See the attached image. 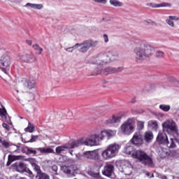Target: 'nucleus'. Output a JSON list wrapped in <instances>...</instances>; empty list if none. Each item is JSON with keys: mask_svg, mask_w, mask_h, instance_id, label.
Returning <instances> with one entry per match:
<instances>
[{"mask_svg": "<svg viewBox=\"0 0 179 179\" xmlns=\"http://www.w3.org/2000/svg\"><path fill=\"white\" fill-rule=\"evenodd\" d=\"M0 116L2 118H5L6 120L8 118V112H6V109L5 108H0Z\"/></svg>", "mask_w": 179, "mask_h": 179, "instance_id": "38", "label": "nucleus"}, {"mask_svg": "<svg viewBox=\"0 0 179 179\" xmlns=\"http://www.w3.org/2000/svg\"><path fill=\"white\" fill-rule=\"evenodd\" d=\"M167 156H169L168 152H165L163 150L159 152V157L161 159H166L167 157Z\"/></svg>", "mask_w": 179, "mask_h": 179, "instance_id": "42", "label": "nucleus"}, {"mask_svg": "<svg viewBox=\"0 0 179 179\" xmlns=\"http://www.w3.org/2000/svg\"><path fill=\"white\" fill-rule=\"evenodd\" d=\"M101 71H103V69L101 68V66H99V67H97L93 71L92 73V76H95L96 75H99Z\"/></svg>", "mask_w": 179, "mask_h": 179, "instance_id": "39", "label": "nucleus"}, {"mask_svg": "<svg viewBox=\"0 0 179 179\" xmlns=\"http://www.w3.org/2000/svg\"><path fill=\"white\" fill-rule=\"evenodd\" d=\"M62 169L68 177H75L78 174V167L75 165L64 166Z\"/></svg>", "mask_w": 179, "mask_h": 179, "instance_id": "13", "label": "nucleus"}, {"mask_svg": "<svg viewBox=\"0 0 179 179\" xmlns=\"http://www.w3.org/2000/svg\"><path fill=\"white\" fill-rule=\"evenodd\" d=\"M20 59L27 64H31L33 62H36V56H34V54L31 52L20 56Z\"/></svg>", "mask_w": 179, "mask_h": 179, "instance_id": "15", "label": "nucleus"}, {"mask_svg": "<svg viewBox=\"0 0 179 179\" xmlns=\"http://www.w3.org/2000/svg\"><path fill=\"white\" fill-rule=\"evenodd\" d=\"M78 160H83L87 159V160H99L100 155H99V151L94 150L92 151H86L83 153V155L78 154L76 155Z\"/></svg>", "mask_w": 179, "mask_h": 179, "instance_id": "5", "label": "nucleus"}, {"mask_svg": "<svg viewBox=\"0 0 179 179\" xmlns=\"http://www.w3.org/2000/svg\"><path fill=\"white\" fill-rule=\"evenodd\" d=\"M24 131L25 132H29L30 134L34 132L35 131L34 125L31 124V122H29L28 126L27 128H25Z\"/></svg>", "mask_w": 179, "mask_h": 179, "instance_id": "31", "label": "nucleus"}, {"mask_svg": "<svg viewBox=\"0 0 179 179\" xmlns=\"http://www.w3.org/2000/svg\"><path fill=\"white\" fill-rule=\"evenodd\" d=\"M152 177H155V176H154L153 174H152V176H151V178H152Z\"/></svg>", "mask_w": 179, "mask_h": 179, "instance_id": "63", "label": "nucleus"}, {"mask_svg": "<svg viewBox=\"0 0 179 179\" xmlns=\"http://www.w3.org/2000/svg\"><path fill=\"white\" fill-rule=\"evenodd\" d=\"M135 152H136V150H135L132 145H127L124 148V153H126V155H131L132 157H134V153H135Z\"/></svg>", "mask_w": 179, "mask_h": 179, "instance_id": "25", "label": "nucleus"}, {"mask_svg": "<svg viewBox=\"0 0 179 179\" xmlns=\"http://www.w3.org/2000/svg\"><path fill=\"white\" fill-rule=\"evenodd\" d=\"M168 80L169 82H172L173 83H177V82H178V80H177V79H176V78L173 77V76H169L168 78Z\"/></svg>", "mask_w": 179, "mask_h": 179, "instance_id": "48", "label": "nucleus"}, {"mask_svg": "<svg viewBox=\"0 0 179 179\" xmlns=\"http://www.w3.org/2000/svg\"><path fill=\"white\" fill-rule=\"evenodd\" d=\"M14 148H16V149L13 151L14 153H19L20 152V150H22V152H23V153H24V150H26V147H22L20 146V144L18 145H14Z\"/></svg>", "mask_w": 179, "mask_h": 179, "instance_id": "35", "label": "nucleus"}, {"mask_svg": "<svg viewBox=\"0 0 179 179\" xmlns=\"http://www.w3.org/2000/svg\"><path fill=\"white\" fill-rule=\"evenodd\" d=\"M176 113H177V114H178V115H179V108L177 109Z\"/></svg>", "mask_w": 179, "mask_h": 179, "instance_id": "61", "label": "nucleus"}, {"mask_svg": "<svg viewBox=\"0 0 179 179\" xmlns=\"http://www.w3.org/2000/svg\"><path fill=\"white\" fill-rule=\"evenodd\" d=\"M22 142H24V143H29V142H27V141H23V140H22Z\"/></svg>", "mask_w": 179, "mask_h": 179, "instance_id": "62", "label": "nucleus"}, {"mask_svg": "<svg viewBox=\"0 0 179 179\" xmlns=\"http://www.w3.org/2000/svg\"><path fill=\"white\" fill-rule=\"evenodd\" d=\"M25 162H29L30 163L31 167L34 169V171L36 172V174H40L41 173V169L40 168V166H38V162L34 158H28L25 159Z\"/></svg>", "mask_w": 179, "mask_h": 179, "instance_id": "17", "label": "nucleus"}, {"mask_svg": "<svg viewBox=\"0 0 179 179\" xmlns=\"http://www.w3.org/2000/svg\"><path fill=\"white\" fill-rule=\"evenodd\" d=\"M160 110H162V111H165V113H167V111H170V105H160L159 106Z\"/></svg>", "mask_w": 179, "mask_h": 179, "instance_id": "40", "label": "nucleus"}, {"mask_svg": "<svg viewBox=\"0 0 179 179\" xmlns=\"http://www.w3.org/2000/svg\"><path fill=\"white\" fill-rule=\"evenodd\" d=\"M114 173V165L111 164H107L102 171L103 176H106V177H108L109 178L113 176Z\"/></svg>", "mask_w": 179, "mask_h": 179, "instance_id": "16", "label": "nucleus"}, {"mask_svg": "<svg viewBox=\"0 0 179 179\" xmlns=\"http://www.w3.org/2000/svg\"><path fill=\"white\" fill-rule=\"evenodd\" d=\"M168 156H169V157H174V156H176V155L174 154V150H170L169 152H168Z\"/></svg>", "mask_w": 179, "mask_h": 179, "instance_id": "52", "label": "nucleus"}, {"mask_svg": "<svg viewBox=\"0 0 179 179\" xmlns=\"http://www.w3.org/2000/svg\"><path fill=\"white\" fill-rule=\"evenodd\" d=\"M120 121H121V117L120 116H115V115L113 116L112 122L117 123V122H120Z\"/></svg>", "mask_w": 179, "mask_h": 179, "instance_id": "44", "label": "nucleus"}, {"mask_svg": "<svg viewBox=\"0 0 179 179\" xmlns=\"http://www.w3.org/2000/svg\"><path fill=\"white\" fill-rule=\"evenodd\" d=\"M98 44H99L98 41L85 40L83 41L81 43H76L74 47L76 48H79L80 47L78 50L79 52L85 54V52H87L90 50V48L93 47H96Z\"/></svg>", "mask_w": 179, "mask_h": 179, "instance_id": "4", "label": "nucleus"}, {"mask_svg": "<svg viewBox=\"0 0 179 179\" xmlns=\"http://www.w3.org/2000/svg\"><path fill=\"white\" fill-rule=\"evenodd\" d=\"M169 141V137H167V134L164 131H159L156 138V141L158 145H167V142Z\"/></svg>", "mask_w": 179, "mask_h": 179, "instance_id": "14", "label": "nucleus"}, {"mask_svg": "<svg viewBox=\"0 0 179 179\" xmlns=\"http://www.w3.org/2000/svg\"><path fill=\"white\" fill-rule=\"evenodd\" d=\"M148 127L153 129L154 131H157L159 128V125L157 124V122L155 120H150L148 122Z\"/></svg>", "mask_w": 179, "mask_h": 179, "instance_id": "28", "label": "nucleus"}, {"mask_svg": "<svg viewBox=\"0 0 179 179\" xmlns=\"http://www.w3.org/2000/svg\"><path fill=\"white\" fill-rule=\"evenodd\" d=\"M1 144L3 145V146H4V148H9V143L6 141H1Z\"/></svg>", "mask_w": 179, "mask_h": 179, "instance_id": "50", "label": "nucleus"}, {"mask_svg": "<svg viewBox=\"0 0 179 179\" xmlns=\"http://www.w3.org/2000/svg\"><path fill=\"white\" fill-rule=\"evenodd\" d=\"M134 129H135V122L131 119H129L121 125V131L124 135L132 134Z\"/></svg>", "mask_w": 179, "mask_h": 179, "instance_id": "8", "label": "nucleus"}, {"mask_svg": "<svg viewBox=\"0 0 179 179\" xmlns=\"http://www.w3.org/2000/svg\"><path fill=\"white\" fill-rule=\"evenodd\" d=\"M109 58H110V62L118 60V53L117 52L108 51Z\"/></svg>", "mask_w": 179, "mask_h": 179, "instance_id": "29", "label": "nucleus"}, {"mask_svg": "<svg viewBox=\"0 0 179 179\" xmlns=\"http://www.w3.org/2000/svg\"><path fill=\"white\" fill-rule=\"evenodd\" d=\"M25 6H29L30 8H32V9H42L43 4H34L31 3H27Z\"/></svg>", "mask_w": 179, "mask_h": 179, "instance_id": "34", "label": "nucleus"}, {"mask_svg": "<svg viewBox=\"0 0 179 179\" xmlns=\"http://www.w3.org/2000/svg\"><path fill=\"white\" fill-rule=\"evenodd\" d=\"M3 128H5V129H6L7 131H10V127L8 126V124L6 123H3Z\"/></svg>", "mask_w": 179, "mask_h": 179, "instance_id": "53", "label": "nucleus"}, {"mask_svg": "<svg viewBox=\"0 0 179 179\" xmlns=\"http://www.w3.org/2000/svg\"><path fill=\"white\" fill-rule=\"evenodd\" d=\"M34 85H36V80L33 78L27 80L25 83V86H27L28 89H33L34 87Z\"/></svg>", "mask_w": 179, "mask_h": 179, "instance_id": "27", "label": "nucleus"}, {"mask_svg": "<svg viewBox=\"0 0 179 179\" xmlns=\"http://www.w3.org/2000/svg\"><path fill=\"white\" fill-rule=\"evenodd\" d=\"M133 158L137 159L144 166L147 167H153V159L149 156L144 150H136L133 153Z\"/></svg>", "mask_w": 179, "mask_h": 179, "instance_id": "2", "label": "nucleus"}, {"mask_svg": "<svg viewBox=\"0 0 179 179\" xmlns=\"http://www.w3.org/2000/svg\"><path fill=\"white\" fill-rule=\"evenodd\" d=\"M136 101V99L134 98L131 101V103H135Z\"/></svg>", "mask_w": 179, "mask_h": 179, "instance_id": "59", "label": "nucleus"}, {"mask_svg": "<svg viewBox=\"0 0 179 179\" xmlns=\"http://www.w3.org/2000/svg\"><path fill=\"white\" fill-rule=\"evenodd\" d=\"M162 127L164 132L171 134H175V135H178V129L177 128V124L174 121H166L162 123Z\"/></svg>", "mask_w": 179, "mask_h": 179, "instance_id": "6", "label": "nucleus"}, {"mask_svg": "<svg viewBox=\"0 0 179 179\" xmlns=\"http://www.w3.org/2000/svg\"><path fill=\"white\" fill-rule=\"evenodd\" d=\"M73 48L76 50V48L75 46H73V47L67 48L66 49V51H68L69 52H72V51H73Z\"/></svg>", "mask_w": 179, "mask_h": 179, "instance_id": "55", "label": "nucleus"}, {"mask_svg": "<svg viewBox=\"0 0 179 179\" xmlns=\"http://www.w3.org/2000/svg\"><path fill=\"white\" fill-rule=\"evenodd\" d=\"M115 135V131L113 130H103L101 131L100 136L101 138L104 139V138H108V139H110V138H113Z\"/></svg>", "mask_w": 179, "mask_h": 179, "instance_id": "19", "label": "nucleus"}, {"mask_svg": "<svg viewBox=\"0 0 179 179\" xmlns=\"http://www.w3.org/2000/svg\"><path fill=\"white\" fill-rule=\"evenodd\" d=\"M100 141H103L100 134L92 135L89 138L84 140V145L86 146H97L100 145Z\"/></svg>", "mask_w": 179, "mask_h": 179, "instance_id": "10", "label": "nucleus"}, {"mask_svg": "<svg viewBox=\"0 0 179 179\" xmlns=\"http://www.w3.org/2000/svg\"><path fill=\"white\" fill-rule=\"evenodd\" d=\"M65 149H68L67 145L59 146L56 148V153L57 155H61L62 152H65Z\"/></svg>", "mask_w": 179, "mask_h": 179, "instance_id": "33", "label": "nucleus"}, {"mask_svg": "<svg viewBox=\"0 0 179 179\" xmlns=\"http://www.w3.org/2000/svg\"><path fill=\"white\" fill-rule=\"evenodd\" d=\"M94 2H96V3H103L106 5L107 3V0H93Z\"/></svg>", "mask_w": 179, "mask_h": 179, "instance_id": "49", "label": "nucleus"}, {"mask_svg": "<svg viewBox=\"0 0 179 179\" xmlns=\"http://www.w3.org/2000/svg\"><path fill=\"white\" fill-rule=\"evenodd\" d=\"M37 149L38 148H33L30 147H25V150L24 151V153L26 155H28V156H30L31 155H37Z\"/></svg>", "mask_w": 179, "mask_h": 179, "instance_id": "26", "label": "nucleus"}, {"mask_svg": "<svg viewBox=\"0 0 179 179\" xmlns=\"http://www.w3.org/2000/svg\"><path fill=\"white\" fill-rule=\"evenodd\" d=\"M110 5H112L113 6H119L121 7L122 6V3H121V1H118V0H110L109 1Z\"/></svg>", "mask_w": 179, "mask_h": 179, "instance_id": "36", "label": "nucleus"}, {"mask_svg": "<svg viewBox=\"0 0 179 179\" xmlns=\"http://www.w3.org/2000/svg\"><path fill=\"white\" fill-rule=\"evenodd\" d=\"M145 23H146V24H151L152 26H153V24H155V22L149 20L148 21H145Z\"/></svg>", "mask_w": 179, "mask_h": 179, "instance_id": "57", "label": "nucleus"}, {"mask_svg": "<svg viewBox=\"0 0 179 179\" xmlns=\"http://www.w3.org/2000/svg\"><path fill=\"white\" fill-rule=\"evenodd\" d=\"M177 83L179 85V80L177 81Z\"/></svg>", "mask_w": 179, "mask_h": 179, "instance_id": "64", "label": "nucleus"}, {"mask_svg": "<svg viewBox=\"0 0 179 179\" xmlns=\"http://www.w3.org/2000/svg\"><path fill=\"white\" fill-rule=\"evenodd\" d=\"M33 48L36 51V54L38 55H41V52H43V48H41L38 44L33 45Z\"/></svg>", "mask_w": 179, "mask_h": 179, "instance_id": "32", "label": "nucleus"}, {"mask_svg": "<svg viewBox=\"0 0 179 179\" xmlns=\"http://www.w3.org/2000/svg\"><path fill=\"white\" fill-rule=\"evenodd\" d=\"M110 62H111L110 53H108V52H102L96 55L93 64L96 65H105V64H108Z\"/></svg>", "mask_w": 179, "mask_h": 179, "instance_id": "7", "label": "nucleus"}, {"mask_svg": "<svg viewBox=\"0 0 179 179\" xmlns=\"http://www.w3.org/2000/svg\"><path fill=\"white\" fill-rule=\"evenodd\" d=\"M121 67L115 69L114 67H107L103 70V75L107 76L108 73H118V72H121Z\"/></svg>", "mask_w": 179, "mask_h": 179, "instance_id": "20", "label": "nucleus"}, {"mask_svg": "<svg viewBox=\"0 0 179 179\" xmlns=\"http://www.w3.org/2000/svg\"><path fill=\"white\" fill-rule=\"evenodd\" d=\"M37 139H38V136L31 135V139L27 141V142H30V143H33V142H36Z\"/></svg>", "mask_w": 179, "mask_h": 179, "instance_id": "45", "label": "nucleus"}, {"mask_svg": "<svg viewBox=\"0 0 179 179\" xmlns=\"http://www.w3.org/2000/svg\"><path fill=\"white\" fill-rule=\"evenodd\" d=\"M130 143L131 145H134V146H142V145H143V136L142 135V132H141V131H136L130 140Z\"/></svg>", "mask_w": 179, "mask_h": 179, "instance_id": "12", "label": "nucleus"}, {"mask_svg": "<svg viewBox=\"0 0 179 179\" xmlns=\"http://www.w3.org/2000/svg\"><path fill=\"white\" fill-rule=\"evenodd\" d=\"M120 150V145L114 143L110 144L105 150L101 153V156L103 160H110L113 157H115Z\"/></svg>", "mask_w": 179, "mask_h": 179, "instance_id": "3", "label": "nucleus"}, {"mask_svg": "<svg viewBox=\"0 0 179 179\" xmlns=\"http://www.w3.org/2000/svg\"><path fill=\"white\" fill-rule=\"evenodd\" d=\"M177 136H175L173 138H170V141L168 140L167 143L165 145L169 148V149H174L175 148H177Z\"/></svg>", "mask_w": 179, "mask_h": 179, "instance_id": "22", "label": "nucleus"}, {"mask_svg": "<svg viewBox=\"0 0 179 179\" xmlns=\"http://www.w3.org/2000/svg\"><path fill=\"white\" fill-rule=\"evenodd\" d=\"M103 39L105 43H108V36L106 34H103Z\"/></svg>", "mask_w": 179, "mask_h": 179, "instance_id": "56", "label": "nucleus"}, {"mask_svg": "<svg viewBox=\"0 0 179 179\" xmlns=\"http://www.w3.org/2000/svg\"><path fill=\"white\" fill-rule=\"evenodd\" d=\"M36 178L38 179H50V176H48L45 173L41 172L39 174L36 176Z\"/></svg>", "mask_w": 179, "mask_h": 179, "instance_id": "37", "label": "nucleus"}, {"mask_svg": "<svg viewBox=\"0 0 179 179\" xmlns=\"http://www.w3.org/2000/svg\"><path fill=\"white\" fill-rule=\"evenodd\" d=\"M166 22L167 23V24H169V26H171V27H174V22H173V20L170 18L166 19Z\"/></svg>", "mask_w": 179, "mask_h": 179, "instance_id": "47", "label": "nucleus"}, {"mask_svg": "<svg viewBox=\"0 0 179 179\" xmlns=\"http://www.w3.org/2000/svg\"><path fill=\"white\" fill-rule=\"evenodd\" d=\"M0 68L4 71V73H8V71L10 68V57L6 54L3 55L0 59Z\"/></svg>", "mask_w": 179, "mask_h": 179, "instance_id": "11", "label": "nucleus"}, {"mask_svg": "<svg viewBox=\"0 0 179 179\" xmlns=\"http://www.w3.org/2000/svg\"><path fill=\"white\" fill-rule=\"evenodd\" d=\"M150 176V173H146V176H147V177H149Z\"/></svg>", "mask_w": 179, "mask_h": 179, "instance_id": "60", "label": "nucleus"}, {"mask_svg": "<svg viewBox=\"0 0 179 179\" xmlns=\"http://www.w3.org/2000/svg\"><path fill=\"white\" fill-rule=\"evenodd\" d=\"M67 145V149H75V148H79L82 145H85L83 138L74 141L71 143H69Z\"/></svg>", "mask_w": 179, "mask_h": 179, "instance_id": "18", "label": "nucleus"}, {"mask_svg": "<svg viewBox=\"0 0 179 179\" xmlns=\"http://www.w3.org/2000/svg\"><path fill=\"white\" fill-rule=\"evenodd\" d=\"M137 128H138V131H142V129H143V128H145V122H143L142 121H138L137 123Z\"/></svg>", "mask_w": 179, "mask_h": 179, "instance_id": "41", "label": "nucleus"}, {"mask_svg": "<svg viewBox=\"0 0 179 179\" xmlns=\"http://www.w3.org/2000/svg\"><path fill=\"white\" fill-rule=\"evenodd\" d=\"M26 43L27 44H28V45H31V44L33 43V41L30 40H27Z\"/></svg>", "mask_w": 179, "mask_h": 179, "instance_id": "58", "label": "nucleus"}, {"mask_svg": "<svg viewBox=\"0 0 179 179\" xmlns=\"http://www.w3.org/2000/svg\"><path fill=\"white\" fill-rule=\"evenodd\" d=\"M134 51L137 57L136 60L138 61V59H140V61H142L153 54V48L145 41H142L134 48Z\"/></svg>", "mask_w": 179, "mask_h": 179, "instance_id": "1", "label": "nucleus"}, {"mask_svg": "<svg viewBox=\"0 0 179 179\" xmlns=\"http://www.w3.org/2000/svg\"><path fill=\"white\" fill-rule=\"evenodd\" d=\"M144 140L147 143H150L153 140V132L152 131H147L144 134Z\"/></svg>", "mask_w": 179, "mask_h": 179, "instance_id": "23", "label": "nucleus"}, {"mask_svg": "<svg viewBox=\"0 0 179 179\" xmlns=\"http://www.w3.org/2000/svg\"><path fill=\"white\" fill-rule=\"evenodd\" d=\"M90 176H91V177H93L94 178H96V179H100V173L97 172V173H94V172H91L90 173Z\"/></svg>", "mask_w": 179, "mask_h": 179, "instance_id": "43", "label": "nucleus"}, {"mask_svg": "<svg viewBox=\"0 0 179 179\" xmlns=\"http://www.w3.org/2000/svg\"><path fill=\"white\" fill-rule=\"evenodd\" d=\"M148 6H151V8H165L167 6H169V7L171 6V4H170L169 3H166V2H162L159 4L150 3L148 4Z\"/></svg>", "mask_w": 179, "mask_h": 179, "instance_id": "24", "label": "nucleus"}, {"mask_svg": "<svg viewBox=\"0 0 179 179\" xmlns=\"http://www.w3.org/2000/svg\"><path fill=\"white\" fill-rule=\"evenodd\" d=\"M36 150H38L41 153H54V150H52L51 148H37Z\"/></svg>", "mask_w": 179, "mask_h": 179, "instance_id": "30", "label": "nucleus"}, {"mask_svg": "<svg viewBox=\"0 0 179 179\" xmlns=\"http://www.w3.org/2000/svg\"><path fill=\"white\" fill-rule=\"evenodd\" d=\"M169 17L171 20H179V17L177 16L169 15Z\"/></svg>", "mask_w": 179, "mask_h": 179, "instance_id": "54", "label": "nucleus"}, {"mask_svg": "<svg viewBox=\"0 0 179 179\" xmlns=\"http://www.w3.org/2000/svg\"><path fill=\"white\" fill-rule=\"evenodd\" d=\"M12 166L14 167L18 173H27L31 177H34L33 172L30 169L27 168V164L24 162H15L12 165Z\"/></svg>", "mask_w": 179, "mask_h": 179, "instance_id": "9", "label": "nucleus"}, {"mask_svg": "<svg viewBox=\"0 0 179 179\" xmlns=\"http://www.w3.org/2000/svg\"><path fill=\"white\" fill-rule=\"evenodd\" d=\"M52 170L54 171L55 174H57V171H58V166L57 165H53L52 166Z\"/></svg>", "mask_w": 179, "mask_h": 179, "instance_id": "51", "label": "nucleus"}, {"mask_svg": "<svg viewBox=\"0 0 179 179\" xmlns=\"http://www.w3.org/2000/svg\"><path fill=\"white\" fill-rule=\"evenodd\" d=\"M20 159H22V156L20 155H9L8 157V162H7L6 166H9V165L12 164L13 162H16V160H20Z\"/></svg>", "mask_w": 179, "mask_h": 179, "instance_id": "21", "label": "nucleus"}, {"mask_svg": "<svg viewBox=\"0 0 179 179\" xmlns=\"http://www.w3.org/2000/svg\"><path fill=\"white\" fill-rule=\"evenodd\" d=\"M156 57H157V58H163V57H164V52H163L160 50H158L156 52Z\"/></svg>", "mask_w": 179, "mask_h": 179, "instance_id": "46", "label": "nucleus"}]
</instances>
